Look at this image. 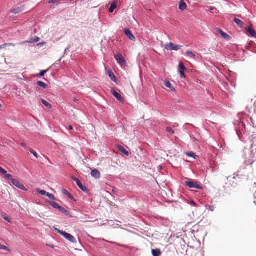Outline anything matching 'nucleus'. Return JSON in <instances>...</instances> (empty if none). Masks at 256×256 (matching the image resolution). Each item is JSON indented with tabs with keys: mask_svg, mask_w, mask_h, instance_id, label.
Returning a JSON list of instances; mask_svg holds the SVG:
<instances>
[{
	"mask_svg": "<svg viewBox=\"0 0 256 256\" xmlns=\"http://www.w3.org/2000/svg\"><path fill=\"white\" fill-rule=\"evenodd\" d=\"M55 230H56L58 233L64 236L66 240H69L70 242H76V240L74 236H73L70 234L67 233L65 232H63L62 230H60L56 228H54Z\"/></svg>",
	"mask_w": 256,
	"mask_h": 256,
	"instance_id": "f257e3e1",
	"label": "nucleus"
},
{
	"mask_svg": "<svg viewBox=\"0 0 256 256\" xmlns=\"http://www.w3.org/2000/svg\"><path fill=\"white\" fill-rule=\"evenodd\" d=\"M182 46L174 44L172 42L168 43L165 45V48L168 50H178Z\"/></svg>",
	"mask_w": 256,
	"mask_h": 256,
	"instance_id": "f03ea898",
	"label": "nucleus"
},
{
	"mask_svg": "<svg viewBox=\"0 0 256 256\" xmlns=\"http://www.w3.org/2000/svg\"><path fill=\"white\" fill-rule=\"evenodd\" d=\"M185 184L190 188H195L199 190L202 189V187L200 184L192 180L186 181Z\"/></svg>",
	"mask_w": 256,
	"mask_h": 256,
	"instance_id": "7ed1b4c3",
	"label": "nucleus"
},
{
	"mask_svg": "<svg viewBox=\"0 0 256 256\" xmlns=\"http://www.w3.org/2000/svg\"><path fill=\"white\" fill-rule=\"evenodd\" d=\"M115 58L118 64L121 65V66H126V61L120 54H118L115 56Z\"/></svg>",
	"mask_w": 256,
	"mask_h": 256,
	"instance_id": "20e7f679",
	"label": "nucleus"
},
{
	"mask_svg": "<svg viewBox=\"0 0 256 256\" xmlns=\"http://www.w3.org/2000/svg\"><path fill=\"white\" fill-rule=\"evenodd\" d=\"M72 180L76 182L78 186L84 192H88V188L84 186L80 180L75 177L72 178Z\"/></svg>",
	"mask_w": 256,
	"mask_h": 256,
	"instance_id": "39448f33",
	"label": "nucleus"
},
{
	"mask_svg": "<svg viewBox=\"0 0 256 256\" xmlns=\"http://www.w3.org/2000/svg\"><path fill=\"white\" fill-rule=\"evenodd\" d=\"M12 184H14L16 187L24 190H27V189L25 188V186H24L18 180L14 179L12 180Z\"/></svg>",
	"mask_w": 256,
	"mask_h": 256,
	"instance_id": "423d86ee",
	"label": "nucleus"
},
{
	"mask_svg": "<svg viewBox=\"0 0 256 256\" xmlns=\"http://www.w3.org/2000/svg\"><path fill=\"white\" fill-rule=\"evenodd\" d=\"M112 95L120 102H122L124 100V98L117 92L112 90Z\"/></svg>",
	"mask_w": 256,
	"mask_h": 256,
	"instance_id": "0eeeda50",
	"label": "nucleus"
},
{
	"mask_svg": "<svg viewBox=\"0 0 256 256\" xmlns=\"http://www.w3.org/2000/svg\"><path fill=\"white\" fill-rule=\"evenodd\" d=\"M124 34L128 36L130 40L132 41H135L136 38L129 29H125Z\"/></svg>",
	"mask_w": 256,
	"mask_h": 256,
	"instance_id": "6e6552de",
	"label": "nucleus"
},
{
	"mask_svg": "<svg viewBox=\"0 0 256 256\" xmlns=\"http://www.w3.org/2000/svg\"><path fill=\"white\" fill-rule=\"evenodd\" d=\"M186 8L187 5L186 3L183 0H181L179 4V9L182 11H184L186 10Z\"/></svg>",
	"mask_w": 256,
	"mask_h": 256,
	"instance_id": "1a4fd4ad",
	"label": "nucleus"
},
{
	"mask_svg": "<svg viewBox=\"0 0 256 256\" xmlns=\"http://www.w3.org/2000/svg\"><path fill=\"white\" fill-rule=\"evenodd\" d=\"M107 74L109 76L110 78L114 82H116V78L114 76V72L112 70H108L107 72Z\"/></svg>",
	"mask_w": 256,
	"mask_h": 256,
	"instance_id": "9d476101",
	"label": "nucleus"
},
{
	"mask_svg": "<svg viewBox=\"0 0 256 256\" xmlns=\"http://www.w3.org/2000/svg\"><path fill=\"white\" fill-rule=\"evenodd\" d=\"M247 32L252 37L256 38V32L252 28L248 27L246 28Z\"/></svg>",
	"mask_w": 256,
	"mask_h": 256,
	"instance_id": "9b49d317",
	"label": "nucleus"
},
{
	"mask_svg": "<svg viewBox=\"0 0 256 256\" xmlns=\"http://www.w3.org/2000/svg\"><path fill=\"white\" fill-rule=\"evenodd\" d=\"M91 175L96 178H98L100 177V172L97 170H94L92 171L91 172Z\"/></svg>",
	"mask_w": 256,
	"mask_h": 256,
	"instance_id": "f8f14e48",
	"label": "nucleus"
},
{
	"mask_svg": "<svg viewBox=\"0 0 256 256\" xmlns=\"http://www.w3.org/2000/svg\"><path fill=\"white\" fill-rule=\"evenodd\" d=\"M217 32L218 34H220L225 39H226L229 37V36L228 34H227L226 33H225L224 32H223L221 29L218 28Z\"/></svg>",
	"mask_w": 256,
	"mask_h": 256,
	"instance_id": "ddd939ff",
	"label": "nucleus"
},
{
	"mask_svg": "<svg viewBox=\"0 0 256 256\" xmlns=\"http://www.w3.org/2000/svg\"><path fill=\"white\" fill-rule=\"evenodd\" d=\"M118 150L124 154L126 156H128L129 155V152L127 151L122 146H118Z\"/></svg>",
	"mask_w": 256,
	"mask_h": 256,
	"instance_id": "4468645a",
	"label": "nucleus"
},
{
	"mask_svg": "<svg viewBox=\"0 0 256 256\" xmlns=\"http://www.w3.org/2000/svg\"><path fill=\"white\" fill-rule=\"evenodd\" d=\"M152 254L153 256H160L161 254V252L159 249H152Z\"/></svg>",
	"mask_w": 256,
	"mask_h": 256,
	"instance_id": "2eb2a0df",
	"label": "nucleus"
},
{
	"mask_svg": "<svg viewBox=\"0 0 256 256\" xmlns=\"http://www.w3.org/2000/svg\"><path fill=\"white\" fill-rule=\"evenodd\" d=\"M164 86L166 87L170 88L173 92H174L176 90L175 88L174 87V86L172 85V84L169 81H166L164 82Z\"/></svg>",
	"mask_w": 256,
	"mask_h": 256,
	"instance_id": "dca6fc26",
	"label": "nucleus"
},
{
	"mask_svg": "<svg viewBox=\"0 0 256 256\" xmlns=\"http://www.w3.org/2000/svg\"><path fill=\"white\" fill-rule=\"evenodd\" d=\"M234 21L237 24V25L239 27H240V28L243 27L244 24L241 20H240L237 18H234Z\"/></svg>",
	"mask_w": 256,
	"mask_h": 256,
	"instance_id": "f3484780",
	"label": "nucleus"
},
{
	"mask_svg": "<svg viewBox=\"0 0 256 256\" xmlns=\"http://www.w3.org/2000/svg\"><path fill=\"white\" fill-rule=\"evenodd\" d=\"M58 210L66 216H68L70 214V212L68 210H66L65 208L62 206H60V208H59Z\"/></svg>",
	"mask_w": 256,
	"mask_h": 256,
	"instance_id": "a211bd4d",
	"label": "nucleus"
},
{
	"mask_svg": "<svg viewBox=\"0 0 256 256\" xmlns=\"http://www.w3.org/2000/svg\"><path fill=\"white\" fill-rule=\"evenodd\" d=\"M22 11V8H16L12 9L11 10V12L14 14H18Z\"/></svg>",
	"mask_w": 256,
	"mask_h": 256,
	"instance_id": "6ab92c4d",
	"label": "nucleus"
},
{
	"mask_svg": "<svg viewBox=\"0 0 256 256\" xmlns=\"http://www.w3.org/2000/svg\"><path fill=\"white\" fill-rule=\"evenodd\" d=\"M117 6L115 2H113L111 4L110 8H109V12L110 13H112L114 10L116 8Z\"/></svg>",
	"mask_w": 256,
	"mask_h": 256,
	"instance_id": "aec40b11",
	"label": "nucleus"
},
{
	"mask_svg": "<svg viewBox=\"0 0 256 256\" xmlns=\"http://www.w3.org/2000/svg\"><path fill=\"white\" fill-rule=\"evenodd\" d=\"M37 84L38 86H40V87H42V88H44V89H46L48 88V85L44 83V82H41V81H38L37 82Z\"/></svg>",
	"mask_w": 256,
	"mask_h": 256,
	"instance_id": "412c9836",
	"label": "nucleus"
},
{
	"mask_svg": "<svg viewBox=\"0 0 256 256\" xmlns=\"http://www.w3.org/2000/svg\"><path fill=\"white\" fill-rule=\"evenodd\" d=\"M41 102L46 108H52V105L50 104H49L48 102L46 100H44V99H42Z\"/></svg>",
	"mask_w": 256,
	"mask_h": 256,
	"instance_id": "4be33fe9",
	"label": "nucleus"
},
{
	"mask_svg": "<svg viewBox=\"0 0 256 256\" xmlns=\"http://www.w3.org/2000/svg\"><path fill=\"white\" fill-rule=\"evenodd\" d=\"M62 192L64 195L68 196L70 198H71L72 196V194L66 189L63 188Z\"/></svg>",
	"mask_w": 256,
	"mask_h": 256,
	"instance_id": "5701e85b",
	"label": "nucleus"
},
{
	"mask_svg": "<svg viewBox=\"0 0 256 256\" xmlns=\"http://www.w3.org/2000/svg\"><path fill=\"white\" fill-rule=\"evenodd\" d=\"M50 204L54 208L58 209L60 208V206L56 202H50Z\"/></svg>",
	"mask_w": 256,
	"mask_h": 256,
	"instance_id": "b1692460",
	"label": "nucleus"
},
{
	"mask_svg": "<svg viewBox=\"0 0 256 256\" xmlns=\"http://www.w3.org/2000/svg\"><path fill=\"white\" fill-rule=\"evenodd\" d=\"M179 68H180V70H186V68L184 66V63L182 62H180L179 63Z\"/></svg>",
	"mask_w": 256,
	"mask_h": 256,
	"instance_id": "393cba45",
	"label": "nucleus"
},
{
	"mask_svg": "<svg viewBox=\"0 0 256 256\" xmlns=\"http://www.w3.org/2000/svg\"><path fill=\"white\" fill-rule=\"evenodd\" d=\"M166 132L170 133L171 134H174L175 132L174 130H173L172 128L169 126L166 128Z\"/></svg>",
	"mask_w": 256,
	"mask_h": 256,
	"instance_id": "a878e982",
	"label": "nucleus"
},
{
	"mask_svg": "<svg viewBox=\"0 0 256 256\" xmlns=\"http://www.w3.org/2000/svg\"><path fill=\"white\" fill-rule=\"evenodd\" d=\"M36 191H37V192H38L39 194H41V195H42V196L46 195V194H47V192H46V191H45V190H40V189H39V188L36 189Z\"/></svg>",
	"mask_w": 256,
	"mask_h": 256,
	"instance_id": "bb28decb",
	"label": "nucleus"
},
{
	"mask_svg": "<svg viewBox=\"0 0 256 256\" xmlns=\"http://www.w3.org/2000/svg\"><path fill=\"white\" fill-rule=\"evenodd\" d=\"M0 250H3L8 252H10V250L6 246L2 245L0 244Z\"/></svg>",
	"mask_w": 256,
	"mask_h": 256,
	"instance_id": "cd10ccee",
	"label": "nucleus"
},
{
	"mask_svg": "<svg viewBox=\"0 0 256 256\" xmlns=\"http://www.w3.org/2000/svg\"><path fill=\"white\" fill-rule=\"evenodd\" d=\"M5 178L8 180L11 181L12 182V180H14V178H12V176L10 174H8L7 173L4 175Z\"/></svg>",
	"mask_w": 256,
	"mask_h": 256,
	"instance_id": "c85d7f7f",
	"label": "nucleus"
},
{
	"mask_svg": "<svg viewBox=\"0 0 256 256\" xmlns=\"http://www.w3.org/2000/svg\"><path fill=\"white\" fill-rule=\"evenodd\" d=\"M186 154L188 156H190V157H192V158H196V155L193 152H187L186 153Z\"/></svg>",
	"mask_w": 256,
	"mask_h": 256,
	"instance_id": "c756f323",
	"label": "nucleus"
},
{
	"mask_svg": "<svg viewBox=\"0 0 256 256\" xmlns=\"http://www.w3.org/2000/svg\"><path fill=\"white\" fill-rule=\"evenodd\" d=\"M46 196H48L50 199L54 200L55 199V196L54 194H50L49 192H47Z\"/></svg>",
	"mask_w": 256,
	"mask_h": 256,
	"instance_id": "7c9ffc66",
	"label": "nucleus"
},
{
	"mask_svg": "<svg viewBox=\"0 0 256 256\" xmlns=\"http://www.w3.org/2000/svg\"><path fill=\"white\" fill-rule=\"evenodd\" d=\"M186 53L188 56L192 58H194L196 56L195 54L191 51H186Z\"/></svg>",
	"mask_w": 256,
	"mask_h": 256,
	"instance_id": "2f4dec72",
	"label": "nucleus"
},
{
	"mask_svg": "<svg viewBox=\"0 0 256 256\" xmlns=\"http://www.w3.org/2000/svg\"><path fill=\"white\" fill-rule=\"evenodd\" d=\"M48 69L40 71V72L38 75V76H44V74L48 71Z\"/></svg>",
	"mask_w": 256,
	"mask_h": 256,
	"instance_id": "473e14b6",
	"label": "nucleus"
},
{
	"mask_svg": "<svg viewBox=\"0 0 256 256\" xmlns=\"http://www.w3.org/2000/svg\"><path fill=\"white\" fill-rule=\"evenodd\" d=\"M30 153L32 154L36 158H38V154H36V152L35 151H34L32 149H30Z\"/></svg>",
	"mask_w": 256,
	"mask_h": 256,
	"instance_id": "72a5a7b5",
	"label": "nucleus"
},
{
	"mask_svg": "<svg viewBox=\"0 0 256 256\" xmlns=\"http://www.w3.org/2000/svg\"><path fill=\"white\" fill-rule=\"evenodd\" d=\"M61 0H49L48 3V4H56L57 2L60 1Z\"/></svg>",
	"mask_w": 256,
	"mask_h": 256,
	"instance_id": "f704fd0d",
	"label": "nucleus"
},
{
	"mask_svg": "<svg viewBox=\"0 0 256 256\" xmlns=\"http://www.w3.org/2000/svg\"><path fill=\"white\" fill-rule=\"evenodd\" d=\"M0 172L2 173V174L5 175L7 173V172L5 170H4L0 166Z\"/></svg>",
	"mask_w": 256,
	"mask_h": 256,
	"instance_id": "c9c22d12",
	"label": "nucleus"
},
{
	"mask_svg": "<svg viewBox=\"0 0 256 256\" xmlns=\"http://www.w3.org/2000/svg\"><path fill=\"white\" fill-rule=\"evenodd\" d=\"M184 71L185 70H180V73L181 74V78H186V76L184 74Z\"/></svg>",
	"mask_w": 256,
	"mask_h": 256,
	"instance_id": "e433bc0d",
	"label": "nucleus"
},
{
	"mask_svg": "<svg viewBox=\"0 0 256 256\" xmlns=\"http://www.w3.org/2000/svg\"><path fill=\"white\" fill-rule=\"evenodd\" d=\"M210 10L214 12H216L217 11V10L214 7H210Z\"/></svg>",
	"mask_w": 256,
	"mask_h": 256,
	"instance_id": "4c0bfd02",
	"label": "nucleus"
},
{
	"mask_svg": "<svg viewBox=\"0 0 256 256\" xmlns=\"http://www.w3.org/2000/svg\"><path fill=\"white\" fill-rule=\"evenodd\" d=\"M3 218H4V219L5 220H6V221H7V222H10V219L8 217L6 216H4L3 217Z\"/></svg>",
	"mask_w": 256,
	"mask_h": 256,
	"instance_id": "58836bf2",
	"label": "nucleus"
},
{
	"mask_svg": "<svg viewBox=\"0 0 256 256\" xmlns=\"http://www.w3.org/2000/svg\"><path fill=\"white\" fill-rule=\"evenodd\" d=\"M6 47V44H3L0 45V50H2V48H4Z\"/></svg>",
	"mask_w": 256,
	"mask_h": 256,
	"instance_id": "ea45409f",
	"label": "nucleus"
},
{
	"mask_svg": "<svg viewBox=\"0 0 256 256\" xmlns=\"http://www.w3.org/2000/svg\"><path fill=\"white\" fill-rule=\"evenodd\" d=\"M6 44V46H14V44L12 43H8V44Z\"/></svg>",
	"mask_w": 256,
	"mask_h": 256,
	"instance_id": "a19ab883",
	"label": "nucleus"
},
{
	"mask_svg": "<svg viewBox=\"0 0 256 256\" xmlns=\"http://www.w3.org/2000/svg\"><path fill=\"white\" fill-rule=\"evenodd\" d=\"M20 145H21L22 147H24V148H26V144L25 143L22 142V143L20 144Z\"/></svg>",
	"mask_w": 256,
	"mask_h": 256,
	"instance_id": "79ce46f5",
	"label": "nucleus"
},
{
	"mask_svg": "<svg viewBox=\"0 0 256 256\" xmlns=\"http://www.w3.org/2000/svg\"><path fill=\"white\" fill-rule=\"evenodd\" d=\"M68 129L70 130H73V127L72 126H69Z\"/></svg>",
	"mask_w": 256,
	"mask_h": 256,
	"instance_id": "37998d69",
	"label": "nucleus"
},
{
	"mask_svg": "<svg viewBox=\"0 0 256 256\" xmlns=\"http://www.w3.org/2000/svg\"><path fill=\"white\" fill-rule=\"evenodd\" d=\"M191 204H192V205L194 206H196V204L194 202H193V201L191 202Z\"/></svg>",
	"mask_w": 256,
	"mask_h": 256,
	"instance_id": "c03bdc74",
	"label": "nucleus"
},
{
	"mask_svg": "<svg viewBox=\"0 0 256 256\" xmlns=\"http://www.w3.org/2000/svg\"><path fill=\"white\" fill-rule=\"evenodd\" d=\"M78 100L77 98H74L73 100V101L74 102H76Z\"/></svg>",
	"mask_w": 256,
	"mask_h": 256,
	"instance_id": "a18cd8bd",
	"label": "nucleus"
},
{
	"mask_svg": "<svg viewBox=\"0 0 256 256\" xmlns=\"http://www.w3.org/2000/svg\"><path fill=\"white\" fill-rule=\"evenodd\" d=\"M36 42H38L39 40V38H36Z\"/></svg>",
	"mask_w": 256,
	"mask_h": 256,
	"instance_id": "49530a36",
	"label": "nucleus"
},
{
	"mask_svg": "<svg viewBox=\"0 0 256 256\" xmlns=\"http://www.w3.org/2000/svg\"><path fill=\"white\" fill-rule=\"evenodd\" d=\"M36 42H38L39 40V38H36Z\"/></svg>",
	"mask_w": 256,
	"mask_h": 256,
	"instance_id": "de8ad7c7",
	"label": "nucleus"
},
{
	"mask_svg": "<svg viewBox=\"0 0 256 256\" xmlns=\"http://www.w3.org/2000/svg\"><path fill=\"white\" fill-rule=\"evenodd\" d=\"M2 107V105L1 104H0V108Z\"/></svg>",
	"mask_w": 256,
	"mask_h": 256,
	"instance_id": "09e8293b",
	"label": "nucleus"
}]
</instances>
